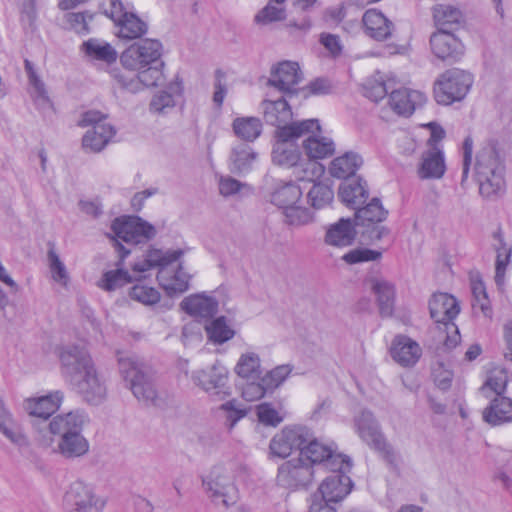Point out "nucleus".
Masks as SVG:
<instances>
[{"label": "nucleus", "instance_id": "obj_20", "mask_svg": "<svg viewBox=\"0 0 512 512\" xmlns=\"http://www.w3.org/2000/svg\"><path fill=\"white\" fill-rule=\"evenodd\" d=\"M432 53L442 61H459L464 55V45L451 31H436L430 36Z\"/></svg>", "mask_w": 512, "mask_h": 512}, {"label": "nucleus", "instance_id": "obj_45", "mask_svg": "<svg viewBox=\"0 0 512 512\" xmlns=\"http://www.w3.org/2000/svg\"><path fill=\"white\" fill-rule=\"evenodd\" d=\"M205 330L210 341L215 344H223L235 335V331L227 324L224 316H220L210 321Z\"/></svg>", "mask_w": 512, "mask_h": 512}, {"label": "nucleus", "instance_id": "obj_7", "mask_svg": "<svg viewBox=\"0 0 512 512\" xmlns=\"http://www.w3.org/2000/svg\"><path fill=\"white\" fill-rule=\"evenodd\" d=\"M473 81L472 74L465 70L448 69L441 73L434 83V98L441 105H451L461 101L468 94Z\"/></svg>", "mask_w": 512, "mask_h": 512}, {"label": "nucleus", "instance_id": "obj_35", "mask_svg": "<svg viewBox=\"0 0 512 512\" xmlns=\"http://www.w3.org/2000/svg\"><path fill=\"white\" fill-rule=\"evenodd\" d=\"M115 135V129L111 125H96L86 131L82 138V146L89 152H100Z\"/></svg>", "mask_w": 512, "mask_h": 512}, {"label": "nucleus", "instance_id": "obj_55", "mask_svg": "<svg viewBox=\"0 0 512 512\" xmlns=\"http://www.w3.org/2000/svg\"><path fill=\"white\" fill-rule=\"evenodd\" d=\"M131 299L136 300L144 305H153L160 300V293L153 287L136 284L129 292Z\"/></svg>", "mask_w": 512, "mask_h": 512}, {"label": "nucleus", "instance_id": "obj_22", "mask_svg": "<svg viewBox=\"0 0 512 512\" xmlns=\"http://www.w3.org/2000/svg\"><path fill=\"white\" fill-rule=\"evenodd\" d=\"M390 354L392 359L400 366L413 367L422 355V348L412 338L397 335L392 341Z\"/></svg>", "mask_w": 512, "mask_h": 512}, {"label": "nucleus", "instance_id": "obj_2", "mask_svg": "<svg viewBox=\"0 0 512 512\" xmlns=\"http://www.w3.org/2000/svg\"><path fill=\"white\" fill-rule=\"evenodd\" d=\"M186 253L184 249L147 251L142 260L132 266L134 273L141 274L154 267H159L157 280L168 295L182 294L189 289L192 275L184 270L181 257Z\"/></svg>", "mask_w": 512, "mask_h": 512}, {"label": "nucleus", "instance_id": "obj_54", "mask_svg": "<svg viewBox=\"0 0 512 512\" xmlns=\"http://www.w3.org/2000/svg\"><path fill=\"white\" fill-rule=\"evenodd\" d=\"M285 222L292 226H302L310 223L313 219L312 212L305 207L294 204L284 211Z\"/></svg>", "mask_w": 512, "mask_h": 512}, {"label": "nucleus", "instance_id": "obj_51", "mask_svg": "<svg viewBox=\"0 0 512 512\" xmlns=\"http://www.w3.org/2000/svg\"><path fill=\"white\" fill-rule=\"evenodd\" d=\"M47 260L52 279L62 286H67L69 274L53 246H51L47 252Z\"/></svg>", "mask_w": 512, "mask_h": 512}, {"label": "nucleus", "instance_id": "obj_63", "mask_svg": "<svg viewBox=\"0 0 512 512\" xmlns=\"http://www.w3.org/2000/svg\"><path fill=\"white\" fill-rule=\"evenodd\" d=\"M319 41L333 57L341 54L343 46L339 36L331 33H321Z\"/></svg>", "mask_w": 512, "mask_h": 512}, {"label": "nucleus", "instance_id": "obj_56", "mask_svg": "<svg viewBox=\"0 0 512 512\" xmlns=\"http://www.w3.org/2000/svg\"><path fill=\"white\" fill-rule=\"evenodd\" d=\"M382 253L368 248H356L348 251L342 256L347 264H357L362 262L375 261L381 257Z\"/></svg>", "mask_w": 512, "mask_h": 512}, {"label": "nucleus", "instance_id": "obj_29", "mask_svg": "<svg viewBox=\"0 0 512 512\" xmlns=\"http://www.w3.org/2000/svg\"><path fill=\"white\" fill-rule=\"evenodd\" d=\"M355 234L352 221L341 218L338 222L328 226L324 242L329 246L346 247L353 243Z\"/></svg>", "mask_w": 512, "mask_h": 512}, {"label": "nucleus", "instance_id": "obj_17", "mask_svg": "<svg viewBox=\"0 0 512 512\" xmlns=\"http://www.w3.org/2000/svg\"><path fill=\"white\" fill-rule=\"evenodd\" d=\"M310 439V429L302 425H288L277 432L269 443L270 454L280 458L288 457L293 450H299Z\"/></svg>", "mask_w": 512, "mask_h": 512}, {"label": "nucleus", "instance_id": "obj_18", "mask_svg": "<svg viewBox=\"0 0 512 512\" xmlns=\"http://www.w3.org/2000/svg\"><path fill=\"white\" fill-rule=\"evenodd\" d=\"M192 380L195 385L201 387L215 400H224L231 394L227 386L228 370L219 362L208 369L193 372Z\"/></svg>", "mask_w": 512, "mask_h": 512}, {"label": "nucleus", "instance_id": "obj_4", "mask_svg": "<svg viewBox=\"0 0 512 512\" xmlns=\"http://www.w3.org/2000/svg\"><path fill=\"white\" fill-rule=\"evenodd\" d=\"M504 165L492 145L483 147L476 158L475 172L479 192L485 198L500 196L505 191Z\"/></svg>", "mask_w": 512, "mask_h": 512}, {"label": "nucleus", "instance_id": "obj_11", "mask_svg": "<svg viewBox=\"0 0 512 512\" xmlns=\"http://www.w3.org/2000/svg\"><path fill=\"white\" fill-rule=\"evenodd\" d=\"M302 80L303 74L298 63L286 60L272 67L268 85L277 89L290 100H294L299 95L306 98L309 94L305 88L297 87Z\"/></svg>", "mask_w": 512, "mask_h": 512}, {"label": "nucleus", "instance_id": "obj_50", "mask_svg": "<svg viewBox=\"0 0 512 512\" xmlns=\"http://www.w3.org/2000/svg\"><path fill=\"white\" fill-rule=\"evenodd\" d=\"M364 95L374 102L382 100L388 93V88L383 76L376 73L366 80L363 85Z\"/></svg>", "mask_w": 512, "mask_h": 512}, {"label": "nucleus", "instance_id": "obj_24", "mask_svg": "<svg viewBox=\"0 0 512 512\" xmlns=\"http://www.w3.org/2000/svg\"><path fill=\"white\" fill-rule=\"evenodd\" d=\"M425 101L426 96L422 92L401 88L391 92L389 105L396 114L408 117L413 114L417 107L422 106Z\"/></svg>", "mask_w": 512, "mask_h": 512}, {"label": "nucleus", "instance_id": "obj_53", "mask_svg": "<svg viewBox=\"0 0 512 512\" xmlns=\"http://www.w3.org/2000/svg\"><path fill=\"white\" fill-rule=\"evenodd\" d=\"M94 14L85 12H71L65 15L69 29L77 34L86 35L90 32L89 23L93 20Z\"/></svg>", "mask_w": 512, "mask_h": 512}, {"label": "nucleus", "instance_id": "obj_36", "mask_svg": "<svg viewBox=\"0 0 512 512\" xmlns=\"http://www.w3.org/2000/svg\"><path fill=\"white\" fill-rule=\"evenodd\" d=\"M257 159V153L251 146L241 143L232 148L230 154V170L236 174L249 172Z\"/></svg>", "mask_w": 512, "mask_h": 512}, {"label": "nucleus", "instance_id": "obj_49", "mask_svg": "<svg viewBox=\"0 0 512 512\" xmlns=\"http://www.w3.org/2000/svg\"><path fill=\"white\" fill-rule=\"evenodd\" d=\"M235 372L242 378L258 377L260 375V358L254 352H247L241 355Z\"/></svg>", "mask_w": 512, "mask_h": 512}, {"label": "nucleus", "instance_id": "obj_19", "mask_svg": "<svg viewBox=\"0 0 512 512\" xmlns=\"http://www.w3.org/2000/svg\"><path fill=\"white\" fill-rule=\"evenodd\" d=\"M88 404L98 405L102 403L107 395L104 381L99 377L95 366L86 370L80 377L70 381Z\"/></svg>", "mask_w": 512, "mask_h": 512}, {"label": "nucleus", "instance_id": "obj_37", "mask_svg": "<svg viewBox=\"0 0 512 512\" xmlns=\"http://www.w3.org/2000/svg\"><path fill=\"white\" fill-rule=\"evenodd\" d=\"M302 196L301 188L294 182H279L271 193V203L283 209L297 204Z\"/></svg>", "mask_w": 512, "mask_h": 512}, {"label": "nucleus", "instance_id": "obj_1", "mask_svg": "<svg viewBox=\"0 0 512 512\" xmlns=\"http://www.w3.org/2000/svg\"><path fill=\"white\" fill-rule=\"evenodd\" d=\"M320 129L317 119L292 122L276 130V142L272 150V160L276 165L293 167L296 177L300 180L312 181L319 177L324 168L316 161H301V154L293 143L308 132Z\"/></svg>", "mask_w": 512, "mask_h": 512}, {"label": "nucleus", "instance_id": "obj_8", "mask_svg": "<svg viewBox=\"0 0 512 512\" xmlns=\"http://www.w3.org/2000/svg\"><path fill=\"white\" fill-rule=\"evenodd\" d=\"M354 422L360 438L373 450L378 452L388 465L393 468L398 467L400 456L386 441L373 414L370 411L363 410L360 415L355 418Z\"/></svg>", "mask_w": 512, "mask_h": 512}, {"label": "nucleus", "instance_id": "obj_44", "mask_svg": "<svg viewBox=\"0 0 512 512\" xmlns=\"http://www.w3.org/2000/svg\"><path fill=\"white\" fill-rule=\"evenodd\" d=\"M256 414L260 423L272 427L278 426L286 417V411L282 402H279L277 407L272 403L263 402L257 405Z\"/></svg>", "mask_w": 512, "mask_h": 512}, {"label": "nucleus", "instance_id": "obj_38", "mask_svg": "<svg viewBox=\"0 0 512 512\" xmlns=\"http://www.w3.org/2000/svg\"><path fill=\"white\" fill-rule=\"evenodd\" d=\"M81 50L87 57L95 61H101L106 64L116 62L118 54L112 45L103 40L90 38L83 42Z\"/></svg>", "mask_w": 512, "mask_h": 512}, {"label": "nucleus", "instance_id": "obj_32", "mask_svg": "<svg viewBox=\"0 0 512 512\" xmlns=\"http://www.w3.org/2000/svg\"><path fill=\"white\" fill-rule=\"evenodd\" d=\"M362 165V156L356 152L348 151L331 161L329 173L335 178L347 179L354 176Z\"/></svg>", "mask_w": 512, "mask_h": 512}, {"label": "nucleus", "instance_id": "obj_58", "mask_svg": "<svg viewBox=\"0 0 512 512\" xmlns=\"http://www.w3.org/2000/svg\"><path fill=\"white\" fill-rule=\"evenodd\" d=\"M292 369L289 365H280L269 371L263 379V383H265L266 389L272 392L274 389L278 388L291 373Z\"/></svg>", "mask_w": 512, "mask_h": 512}, {"label": "nucleus", "instance_id": "obj_47", "mask_svg": "<svg viewBox=\"0 0 512 512\" xmlns=\"http://www.w3.org/2000/svg\"><path fill=\"white\" fill-rule=\"evenodd\" d=\"M307 199L314 209H322L331 204L334 199V192L330 185L318 182L307 193Z\"/></svg>", "mask_w": 512, "mask_h": 512}, {"label": "nucleus", "instance_id": "obj_31", "mask_svg": "<svg viewBox=\"0 0 512 512\" xmlns=\"http://www.w3.org/2000/svg\"><path fill=\"white\" fill-rule=\"evenodd\" d=\"M321 128L314 132H308L307 139L303 142V149L309 160L324 159L335 152V145L331 138L321 136Z\"/></svg>", "mask_w": 512, "mask_h": 512}, {"label": "nucleus", "instance_id": "obj_13", "mask_svg": "<svg viewBox=\"0 0 512 512\" xmlns=\"http://www.w3.org/2000/svg\"><path fill=\"white\" fill-rule=\"evenodd\" d=\"M316 470L305 462L303 457L291 458L283 462L277 472V484L290 490L307 488L313 481Z\"/></svg>", "mask_w": 512, "mask_h": 512}, {"label": "nucleus", "instance_id": "obj_52", "mask_svg": "<svg viewBox=\"0 0 512 512\" xmlns=\"http://www.w3.org/2000/svg\"><path fill=\"white\" fill-rule=\"evenodd\" d=\"M162 66L163 62L160 60L158 64L149 65L136 70L143 87H155L163 83L164 75L161 69Z\"/></svg>", "mask_w": 512, "mask_h": 512}, {"label": "nucleus", "instance_id": "obj_27", "mask_svg": "<svg viewBox=\"0 0 512 512\" xmlns=\"http://www.w3.org/2000/svg\"><path fill=\"white\" fill-rule=\"evenodd\" d=\"M365 33L377 40L384 41L388 39L393 30V23L376 9L367 10L362 17Z\"/></svg>", "mask_w": 512, "mask_h": 512}, {"label": "nucleus", "instance_id": "obj_6", "mask_svg": "<svg viewBox=\"0 0 512 512\" xmlns=\"http://www.w3.org/2000/svg\"><path fill=\"white\" fill-rule=\"evenodd\" d=\"M119 370L138 400L146 404L154 402L157 392L153 383V374L141 359L135 355L120 357Z\"/></svg>", "mask_w": 512, "mask_h": 512}, {"label": "nucleus", "instance_id": "obj_3", "mask_svg": "<svg viewBox=\"0 0 512 512\" xmlns=\"http://www.w3.org/2000/svg\"><path fill=\"white\" fill-rule=\"evenodd\" d=\"M89 422L88 414L82 410L55 416L49 422L50 433L59 437L54 452L67 460L85 456L90 445L82 432Z\"/></svg>", "mask_w": 512, "mask_h": 512}, {"label": "nucleus", "instance_id": "obj_26", "mask_svg": "<svg viewBox=\"0 0 512 512\" xmlns=\"http://www.w3.org/2000/svg\"><path fill=\"white\" fill-rule=\"evenodd\" d=\"M180 307L191 316L211 318L217 313L218 301L212 296L198 293L185 297L181 301Z\"/></svg>", "mask_w": 512, "mask_h": 512}, {"label": "nucleus", "instance_id": "obj_12", "mask_svg": "<svg viewBox=\"0 0 512 512\" xmlns=\"http://www.w3.org/2000/svg\"><path fill=\"white\" fill-rule=\"evenodd\" d=\"M429 310L431 318L445 325L451 324L454 334L448 336L444 342L447 348L455 347L460 341V334L452 321L460 312L459 303L456 298L448 293H436L429 301Z\"/></svg>", "mask_w": 512, "mask_h": 512}, {"label": "nucleus", "instance_id": "obj_57", "mask_svg": "<svg viewBox=\"0 0 512 512\" xmlns=\"http://www.w3.org/2000/svg\"><path fill=\"white\" fill-rule=\"evenodd\" d=\"M24 67L28 77L29 84L32 86L36 97L43 101H49L45 84L36 73L33 63L28 59H25Z\"/></svg>", "mask_w": 512, "mask_h": 512}, {"label": "nucleus", "instance_id": "obj_21", "mask_svg": "<svg viewBox=\"0 0 512 512\" xmlns=\"http://www.w3.org/2000/svg\"><path fill=\"white\" fill-rule=\"evenodd\" d=\"M350 469L331 470L332 475L322 482L318 493L333 503L343 500L352 488V481L347 475Z\"/></svg>", "mask_w": 512, "mask_h": 512}, {"label": "nucleus", "instance_id": "obj_46", "mask_svg": "<svg viewBox=\"0 0 512 512\" xmlns=\"http://www.w3.org/2000/svg\"><path fill=\"white\" fill-rule=\"evenodd\" d=\"M121 259L118 261V268L115 270L107 271L103 274L101 280L98 282V286L105 291H114L119 287H122L126 283L132 282L133 278L130 276L128 271L122 269Z\"/></svg>", "mask_w": 512, "mask_h": 512}, {"label": "nucleus", "instance_id": "obj_10", "mask_svg": "<svg viewBox=\"0 0 512 512\" xmlns=\"http://www.w3.org/2000/svg\"><path fill=\"white\" fill-rule=\"evenodd\" d=\"M209 497L219 501L226 508L234 506L239 500V490L235 485V477L231 468L214 466L203 479Z\"/></svg>", "mask_w": 512, "mask_h": 512}, {"label": "nucleus", "instance_id": "obj_25", "mask_svg": "<svg viewBox=\"0 0 512 512\" xmlns=\"http://www.w3.org/2000/svg\"><path fill=\"white\" fill-rule=\"evenodd\" d=\"M293 100L282 94L281 97L274 100H264L262 102L263 114L265 121L277 129L285 125H291L289 123L292 120L291 105Z\"/></svg>", "mask_w": 512, "mask_h": 512}, {"label": "nucleus", "instance_id": "obj_48", "mask_svg": "<svg viewBox=\"0 0 512 512\" xmlns=\"http://www.w3.org/2000/svg\"><path fill=\"white\" fill-rule=\"evenodd\" d=\"M283 4L284 2L278 3L275 0H270L268 4L255 15V23L258 25H268L284 20L286 11Z\"/></svg>", "mask_w": 512, "mask_h": 512}, {"label": "nucleus", "instance_id": "obj_64", "mask_svg": "<svg viewBox=\"0 0 512 512\" xmlns=\"http://www.w3.org/2000/svg\"><path fill=\"white\" fill-rule=\"evenodd\" d=\"M333 502L328 501L324 496L315 493L311 496V503L308 512H336Z\"/></svg>", "mask_w": 512, "mask_h": 512}, {"label": "nucleus", "instance_id": "obj_14", "mask_svg": "<svg viewBox=\"0 0 512 512\" xmlns=\"http://www.w3.org/2000/svg\"><path fill=\"white\" fill-rule=\"evenodd\" d=\"M161 48L162 45L158 40H142L125 49L120 56V62L124 68L130 71L158 64L161 60Z\"/></svg>", "mask_w": 512, "mask_h": 512}, {"label": "nucleus", "instance_id": "obj_30", "mask_svg": "<svg viewBox=\"0 0 512 512\" xmlns=\"http://www.w3.org/2000/svg\"><path fill=\"white\" fill-rule=\"evenodd\" d=\"M483 420L492 426L512 422V399L496 396L483 410Z\"/></svg>", "mask_w": 512, "mask_h": 512}, {"label": "nucleus", "instance_id": "obj_59", "mask_svg": "<svg viewBox=\"0 0 512 512\" xmlns=\"http://www.w3.org/2000/svg\"><path fill=\"white\" fill-rule=\"evenodd\" d=\"M507 381V374L504 370H494L489 374L483 389L489 388L497 396H502V393L505 392Z\"/></svg>", "mask_w": 512, "mask_h": 512}, {"label": "nucleus", "instance_id": "obj_41", "mask_svg": "<svg viewBox=\"0 0 512 512\" xmlns=\"http://www.w3.org/2000/svg\"><path fill=\"white\" fill-rule=\"evenodd\" d=\"M433 18L437 31H450L460 24L462 12L452 5L438 4L433 7Z\"/></svg>", "mask_w": 512, "mask_h": 512}, {"label": "nucleus", "instance_id": "obj_33", "mask_svg": "<svg viewBox=\"0 0 512 512\" xmlns=\"http://www.w3.org/2000/svg\"><path fill=\"white\" fill-rule=\"evenodd\" d=\"M372 291L376 295L379 312L382 317H390L394 311L395 287L384 279L372 280Z\"/></svg>", "mask_w": 512, "mask_h": 512}, {"label": "nucleus", "instance_id": "obj_16", "mask_svg": "<svg viewBox=\"0 0 512 512\" xmlns=\"http://www.w3.org/2000/svg\"><path fill=\"white\" fill-rule=\"evenodd\" d=\"M66 512H102L105 501L94 489L82 482H73L64 497Z\"/></svg>", "mask_w": 512, "mask_h": 512}, {"label": "nucleus", "instance_id": "obj_61", "mask_svg": "<svg viewBox=\"0 0 512 512\" xmlns=\"http://www.w3.org/2000/svg\"><path fill=\"white\" fill-rule=\"evenodd\" d=\"M265 386L262 378L260 382H248L242 389V397L250 402L259 400L270 392Z\"/></svg>", "mask_w": 512, "mask_h": 512}, {"label": "nucleus", "instance_id": "obj_40", "mask_svg": "<svg viewBox=\"0 0 512 512\" xmlns=\"http://www.w3.org/2000/svg\"><path fill=\"white\" fill-rule=\"evenodd\" d=\"M117 36L120 39L134 40L147 33L148 25L136 14L130 12L123 20L116 24Z\"/></svg>", "mask_w": 512, "mask_h": 512}, {"label": "nucleus", "instance_id": "obj_43", "mask_svg": "<svg viewBox=\"0 0 512 512\" xmlns=\"http://www.w3.org/2000/svg\"><path fill=\"white\" fill-rule=\"evenodd\" d=\"M355 210V217L359 225L382 222L388 215V211L383 208L378 198H373L366 206H359Z\"/></svg>", "mask_w": 512, "mask_h": 512}, {"label": "nucleus", "instance_id": "obj_60", "mask_svg": "<svg viewBox=\"0 0 512 512\" xmlns=\"http://www.w3.org/2000/svg\"><path fill=\"white\" fill-rule=\"evenodd\" d=\"M174 106L173 96L166 91H161L152 98L149 109L152 113L163 114L166 112V109L173 108Z\"/></svg>", "mask_w": 512, "mask_h": 512}, {"label": "nucleus", "instance_id": "obj_42", "mask_svg": "<svg viewBox=\"0 0 512 512\" xmlns=\"http://www.w3.org/2000/svg\"><path fill=\"white\" fill-rule=\"evenodd\" d=\"M235 135L246 142L255 141L262 133V122L257 117H237L232 123Z\"/></svg>", "mask_w": 512, "mask_h": 512}, {"label": "nucleus", "instance_id": "obj_28", "mask_svg": "<svg viewBox=\"0 0 512 512\" xmlns=\"http://www.w3.org/2000/svg\"><path fill=\"white\" fill-rule=\"evenodd\" d=\"M63 399L64 393L57 390L45 396L28 399L25 409L32 416L48 419L59 409Z\"/></svg>", "mask_w": 512, "mask_h": 512}, {"label": "nucleus", "instance_id": "obj_15", "mask_svg": "<svg viewBox=\"0 0 512 512\" xmlns=\"http://www.w3.org/2000/svg\"><path fill=\"white\" fill-rule=\"evenodd\" d=\"M60 361V371L63 377L74 381L86 370L94 366L88 351L80 345H62L56 350Z\"/></svg>", "mask_w": 512, "mask_h": 512}, {"label": "nucleus", "instance_id": "obj_62", "mask_svg": "<svg viewBox=\"0 0 512 512\" xmlns=\"http://www.w3.org/2000/svg\"><path fill=\"white\" fill-rule=\"evenodd\" d=\"M221 409L226 411L227 420L230 421L231 428L237 423V421L245 417L247 414V410L240 407L235 399L222 404Z\"/></svg>", "mask_w": 512, "mask_h": 512}, {"label": "nucleus", "instance_id": "obj_23", "mask_svg": "<svg viewBox=\"0 0 512 512\" xmlns=\"http://www.w3.org/2000/svg\"><path fill=\"white\" fill-rule=\"evenodd\" d=\"M446 172L444 152L440 147L425 150L420 158L417 175L422 180L441 179Z\"/></svg>", "mask_w": 512, "mask_h": 512}, {"label": "nucleus", "instance_id": "obj_39", "mask_svg": "<svg viewBox=\"0 0 512 512\" xmlns=\"http://www.w3.org/2000/svg\"><path fill=\"white\" fill-rule=\"evenodd\" d=\"M0 432L12 443L22 447L27 446L28 441L19 424L5 407L0 398Z\"/></svg>", "mask_w": 512, "mask_h": 512}, {"label": "nucleus", "instance_id": "obj_34", "mask_svg": "<svg viewBox=\"0 0 512 512\" xmlns=\"http://www.w3.org/2000/svg\"><path fill=\"white\" fill-rule=\"evenodd\" d=\"M368 195L367 184L362 179L345 182L339 188V197L342 202L352 209H357L364 204Z\"/></svg>", "mask_w": 512, "mask_h": 512}, {"label": "nucleus", "instance_id": "obj_5", "mask_svg": "<svg viewBox=\"0 0 512 512\" xmlns=\"http://www.w3.org/2000/svg\"><path fill=\"white\" fill-rule=\"evenodd\" d=\"M113 236L111 240L121 261H123L130 253L129 250L120 243L139 244L152 239L156 235V229L149 222L143 220L138 216H121L111 224Z\"/></svg>", "mask_w": 512, "mask_h": 512}, {"label": "nucleus", "instance_id": "obj_9", "mask_svg": "<svg viewBox=\"0 0 512 512\" xmlns=\"http://www.w3.org/2000/svg\"><path fill=\"white\" fill-rule=\"evenodd\" d=\"M300 457L311 464L312 469L341 470L351 468V459L336 452L333 445H326L318 441L310 430V439L301 448Z\"/></svg>", "mask_w": 512, "mask_h": 512}]
</instances>
